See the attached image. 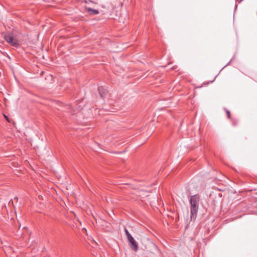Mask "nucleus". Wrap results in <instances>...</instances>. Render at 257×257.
I'll use <instances>...</instances> for the list:
<instances>
[{
  "instance_id": "nucleus-1",
  "label": "nucleus",
  "mask_w": 257,
  "mask_h": 257,
  "mask_svg": "<svg viewBox=\"0 0 257 257\" xmlns=\"http://www.w3.org/2000/svg\"><path fill=\"white\" fill-rule=\"evenodd\" d=\"M200 197L196 194L191 196L189 200L190 203L191 218L195 219L198 210Z\"/></svg>"
},
{
  "instance_id": "nucleus-2",
  "label": "nucleus",
  "mask_w": 257,
  "mask_h": 257,
  "mask_svg": "<svg viewBox=\"0 0 257 257\" xmlns=\"http://www.w3.org/2000/svg\"><path fill=\"white\" fill-rule=\"evenodd\" d=\"M124 232L127 239L130 244V246L132 250L137 251L138 249V245L136 241L134 239L132 235L130 233L126 228H124Z\"/></svg>"
},
{
  "instance_id": "nucleus-3",
  "label": "nucleus",
  "mask_w": 257,
  "mask_h": 257,
  "mask_svg": "<svg viewBox=\"0 0 257 257\" xmlns=\"http://www.w3.org/2000/svg\"><path fill=\"white\" fill-rule=\"evenodd\" d=\"M5 41L10 44L11 46L18 47L19 45L17 40L14 39L12 33H9L4 36Z\"/></svg>"
},
{
  "instance_id": "nucleus-4",
  "label": "nucleus",
  "mask_w": 257,
  "mask_h": 257,
  "mask_svg": "<svg viewBox=\"0 0 257 257\" xmlns=\"http://www.w3.org/2000/svg\"><path fill=\"white\" fill-rule=\"evenodd\" d=\"M98 91L101 97H105L107 93V90L105 87L101 86L98 87Z\"/></svg>"
},
{
  "instance_id": "nucleus-5",
  "label": "nucleus",
  "mask_w": 257,
  "mask_h": 257,
  "mask_svg": "<svg viewBox=\"0 0 257 257\" xmlns=\"http://www.w3.org/2000/svg\"><path fill=\"white\" fill-rule=\"evenodd\" d=\"M87 11L89 13L92 12L94 15H97L99 13L98 10L92 8H88Z\"/></svg>"
},
{
  "instance_id": "nucleus-6",
  "label": "nucleus",
  "mask_w": 257,
  "mask_h": 257,
  "mask_svg": "<svg viewBox=\"0 0 257 257\" xmlns=\"http://www.w3.org/2000/svg\"><path fill=\"white\" fill-rule=\"evenodd\" d=\"M225 112L226 113L228 118L231 119V114L230 111L227 109H225Z\"/></svg>"
},
{
  "instance_id": "nucleus-7",
  "label": "nucleus",
  "mask_w": 257,
  "mask_h": 257,
  "mask_svg": "<svg viewBox=\"0 0 257 257\" xmlns=\"http://www.w3.org/2000/svg\"><path fill=\"white\" fill-rule=\"evenodd\" d=\"M230 119L232 121V124L233 125H236L237 124V121L236 119H233V118L232 119L231 118Z\"/></svg>"
},
{
  "instance_id": "nucleus-8",
  "label": "nucleus",
  "mask_w": 257,
  "mask_h": 257,
  "mask_svg": "<svg viewBox=\"0 0 257 257\" xmlns=\"http://www.w3.org/2000/svg\"><path fill=\"white\" fill-rule=\"evenodd\" d=\"M242 0H236L238 3H240Z\"/></svg>"
},
{
  "instance_id": "nucleus-9",
  "label": "nucleus",
  "mask_w": 257,
  "mask_h": 257,
  "mask_svg": "<svg viewBox=\"0 0 257 257\" xmlns=\"http://www.w3.org/2000/svg\"><path fill=\"white\" fill-rule=\"evenodd\" d=\"M15 199H17V200H18V198L17 197H15Z\"/></svg>"
},
{
  "instance_id": "nucleus-10",
  "label": "nucleus",
  "mask_w": 257,
  "mask_h": 257,
  "mask_svg": "<svg viewBox=\"0 0 257 257\" xmlns=\"http://www.w3.org/2000/svg\"><path fill=\"white\" fill-rule=\"evenodd\" d=\"M5 117L8 120V118H7V117L6 115H5Z\"/></svg>"
}]
</instances>
